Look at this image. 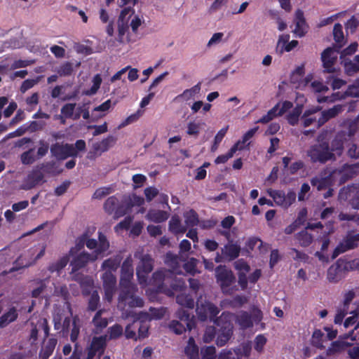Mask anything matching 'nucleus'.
<instances>
[{
  "label": "nucleus",
  "mask_w": 359,
  "mask_h": 359,
  "mask_svg": "<svg viewBox=\"0 0 359 359\" xmlns=\"http://www.w3.org/2000/svg\"><path fill=\"white\" fill-rule=\"evenodd\" d=\"M127 316L132 317L133 321L126 327L124 334L126 339L137 341L149 337L151 318L148 313L143 311L139 313L130 312L127 314Z\"/></svg>",
  "instance_id": "f257e3e1"
},
{
  "label": "nucleus",
  "mask_w": 359,
  "mask_h": 359,
  "mask_svg": "<svg viewBox=\"0 0 359 359\" xmlns=\"http://www.w3.org/2000/svg\"><path fill=\"white\" fill-rule=\"evenodd\" d=\"M307 156L313 163L325 164L336 160L334 154L330 151V143L325 140L311 145L307 151Z\"/></svg>",
  "instance_id": "f03ea898"
},
{
  "label": "nucleus",
  "mask_w": 359,
  "mask_h": 359,
  "mask_svg": "<svg viewBox=\"0 0 359 359\" xmlns=\"http://www.w3.org/2000/svg\"><path fill=\"white\" fill-rule=\"evenodd\" d=\"M137 287L136 285L120 286V292L118 298V306L124 309L126 306L130 308L143 307L144 300L136 295Z\"/></svg>",
  "instance_id": "7ed1b4c3"
},
{
  "label": "nucleus",
  "mask_w": 359,
  "mask_h": 359,
  "mask_svg": "<svg viewBox=\"0 0 359 359\" xmlns=\"http://www.w3.org/2000/svg\"><path fill=\"white\" fill-rule=\"evenodd\" d=\"M213 323L219 327L217 333L216 344L220 347L223 346L233 335V326L229 314L223 312L219 317L216 318Z\"/></svg>",
  "instance_id": "20e7f679"
},
{
  "label": "nucleus",
  "mask_w": 359,
  "mask_h": 359,
  "mask_svg": "<svg viewBox=\"0 0 359 359\" xmlns=\"http://www.w3.org/2000/svg\"><path fill=\"white\" fill-rule=\"evenodd\" d=\"M180 320H172L169 324V328L176 334H182L187 330H191L196 326V320L194 315L184 309H180L176 313Z\"/></svg>",
  "instance_id": "39448f33"
},
{
  "label": "nucleus",
  "mask_w": 359,
  "mask_h": 359,
  "mask_svg": "<svg viewBox=\"0 0 359 359\" xmlns=\"http://www.w3.org/2000/svg\"><path fill=\"white\" fill-rule=\"evenodd\" d=\"M215 278L222 292L231 294L235 290L233 285L236 283V276L233 271L225 265H219L215 269Z\"/></svg>",
  "instance_id": "423d86ee"
},
{
  "label": "nucleus",
  "mask_w": 359,
  "mask_h": 359,
  "mask_svg": "<svg viewBox=\"0 0 359 359\" xmlns=\"http://www.w3.org/2000/svg\"><path fill=\"white\" fill-rule=\"evenodd\" d=\"M263 318L262 311L254 307L252 312L249 313L246 311H240L235 316V321L243 330L252 327L254 323H259Z\"/></svg>",
  "instance_id": "0eeeda50"
},
{
  "label": "nucleus",
  "mask_w": 359,
  "mask_h": 359,
  "mask_svg": "<svg viewBox=\"0 0 359 359\" xmlns=\"http://www.w3.org/2000/svg\"><path fill=\"white\" fill-rule=\"evenodd\" d=\"M196 311L201 321L205 322L209 318L211 322L214 323L219 313V309L216 305L209 301L202 302L198 300Z\"/></svg>",
  "instance_id": "6e6552de"
},
{
  "label": "nucleus",
  "mask_w": 359,
  "mask_h": 359,
  "mask_svg": "<svg viewBox=\"0 0 359 359\" xmlns=\"http://www.w3.org/2000/svg\"><path fill=\"white\" fill-rule=\"evenodd\" d=\"M336 182L337 179L332 170L329 168L324 169L318 176L311 179V184L316 187L318 191H321L331 187Z\"/></svg>",
  "instance_id": "1a4fd4ad"
},
{
  "label": "nucleus",
  "mask_w": 359,
  "mask_h": 359,
  "mask_svg": "<svg viewBox=\"0 0 359 359\" xmlns=\"http://www.w3.org/2000/svg\"><path fill=\"white\" fill-rule=\"evenodd\" d=\"M50 151L52 156L58 161H63L69 157H76V151L74 145L69 143L56 142L50 146Z\"/></svg>",
  "instance_id": "9d476101"
},
{
  "label": "nucleus",
  "mask_w": 359,
  "mask_h": 359,
  "mask_svg": "<svg viewBox=\"0 0 359 359\" xmlns=\"http://www.w3.org/2000/svg\"><path fill=\"white\" fill-rule=\"evenodd\" d=\"M86 245L89 250H94L93 255L97 257L107 251L110 246L106 236L101 231L98 232V241L88 237Z\"/></svg>",
  "instance_id": "9b49d317"
},
{
  "label": "nucleus",
  "mask_w": 359,
  "mask_h": 359,
  "mask_svg": "<svg viewBox=\"0 0 359 359\" xmlns=\"http://www.w3.org/2000/svg\"><path fill=\"white\" fill-rule=\"evenodd\" d=\"M133 276V259L129 255L125 259L121 265L119 286L134 285L135 284L132 283Z\"/></svg>",
  "instance_id": "f8f14e48"
},
{
  "label": "nucleus",
  "mask_w": 359,
  "mask_h": 359,
  "mask_svg": "<svg viewBox=\"0 0 359 359\" xmlns=\"http://www.w3.org/2000/svg\"><path fill=\"white\" fill-rule=\"evenodd\" d=\"M358 166L355 164H344L340 168L333 169L332 171L340 184L345 183L348 180L354 177L356 174Z\"/></svg>",
  "instance_id": "ddd939ff"
},
{
  "label": "nucleus",
  "mask_w": 359,
  "mask_h": 359,
  "mask_svg": "<svg viewBox=\"0 0 359 359\" xmlns=\"http://www.w3.org/2000/svg\"><path fill=\"white\" fill-rule=\"evenodd\" d=\"M341 200L347 201L355 210L359 209V185H352L344 189L339 194Z\"/></svg>",
  "instance_id": "4468645a"
},
{
  "label": "nucleus",
  "mask_w": 359,
  "mask_h": 359,
  "mask_svg": "<svg viewBox=\"0 0 359 359\" xmlns=\"http://www.w3.org/2000/svg\"><path fill=\"white\" fill-rule=\"evenodd\" d=\"M105 299L111 302L116 290V278L110 271H105L102 277Z\"/></svg>",
  "instance_id": "2eb2a0df"
},
{
  "label": "nucleus",
  "mask_w": 359,
  "mask_h": 359,
  "mask_svg": "<svg viewBox=\"0 0 359 359\" xmlns=\"http://www.w3.org/2000/svg\"><path fill=\"white\" fill-rule=\"evenodd\" d=\"M97 259V256H93L87 252H82L74 256L70 262L72 266V273L78 271L84 268L88 262H94Z\"/></svg>",
  "instance_id": "dca6fc26"
},
{
  "label": "nucleus",
  "mask_w": 359,
  "mask_h": 359,
  "mask_svg": "<svg viewBox=\"0 0 359 359\" xmlns=\"http://www.w3.org/2000/svg\"><path fill=\"white\" fill-rule=\"evenodd\" d=\"M43 173L37 165L27 175V177L24 180L22 188L24 190H30L42 182L43 180Z\"/></svg>",
  "instance_id": "f3484780"
},
{
  "label": "nucleus",
  "mask_w": 359,
  "mask_h": 359,
  "mask_svg": "<svg viewBox=\"0 0 359 359\" xmlns=\"http://www.w3.org/2000/svg\"><path fill=\"white\" fill-rule=\"evenodd\" d=\"M348 141L347 134L345 130L338 131L332 139L330 145V151L337 155L341 156L344 149V144Z\"/></svg>",
  "instance_id": "a211bd4d"
},
{
  "label": "nucleus",
  "mask_w": 359,
  "mask_h": 359,
  "mask_svg": "<svg viewBox=\"0 0 359 359\" xmlns=\"http://www.w3.org/2000/svg\"><path fill=\"white\" fill-rule=\"evenodd\" d=\"M295 28L293 33L298 37H303L307 33L309 26L306 22L304 12L301 9H297L294 15Z\"/></svg>",
  "instance_id": "6ab92c4d"
},
{
  "label": "nucleus",
  "mask_w": 359,
  "mask_h": 359,
  "mask_svg": "<svg viewBox=\"0 0 359 359\" xmlns=\"http://www.w3.org/2000/svg\"><path fill=\"white\" fill-rule=\"evenodd\" d=\"M107 346V336L94 337L92 339L90 350L88 351V358H93L97 353L99 355L104 353Z\"/></svg>",
  "instance_id": "aec40b11"
},
{
  "label": "nucleus",
  "mask_w": 359,
  "mask_h": 359,
  "mask_svg": "<svg viewBox=\"0 0 359 359\" xmlns=\"http://www.w3.org/2000/svg\"><path fill=\"white\" fill-rule=\"evenodd\" d=\"M333 55L334 50L332 48H327L321 54L323 65L326 72H334V68L333 66L336 62L337 57Z\"/></svg>",
  "instance_id": "412c9836"
},
{
  "label": "nucleus",
  "mask_w": 359,
  "mask_h": 359,
  "mask_svg": "<svg viewBox=\"0 0 359 359\" xmlns=\"http://www.w3.org/2000/svg\"><path fill=\"white\" fill-rule=\"evenodd\" d=\"M241 250L240 245L231 241L226 244L222 249V253L228 260L232 261L239 257Z\"/></svg>",
  "instance_id": "4be33fe9"
},
{
  "label": "nucleus",
  "mask_w": 359,
  "mask_h": 359,
  "mask_svg": "<svg viewBox=\"0 0 359 359\" xmlns=\"http://www.w3.org/2000/svg\"><path fill=\"white\" fill-rule=\"evenodd\" d=\"M344 269H345L342 267L340 260H338L336 264H332L327 270V278L328 280L332 283L339 282L343 276Z\"/></svg>",
  "instance_id": "5701e85b"
},
{
  "label": "nucleus",
  "mask_w": 359,
  "mask_h": 359,
  "mask_svg": "<svg viewBox=\"0 0 359 359\" xmlns=\"http://www.w3.org/2000/svg\"><path fill=\"white\" fill-rule=\"evenodd\" d=\"M341 110L340 105H335L333 107L324 110L321 112L320 116L318 119V127L322 126L330 119L336 117Z\"/></svg>",
  "instance_id": "b1692460"
},
{
  "label": "nucleus",
  "mask_w": 359,
  "mask_h": 359,
  "mask_svg": "<svg viewBox=\"0 0 359 359\" xmlns=\"http://www.w3.org/2000/svg\"><path fill=\"white\" fill-rule=\"evenodd\" d=\"M154 259L149 255H143L137 266L136 271L150 273L154 268Z\"/></svg>",
  "instance_id": "393cba45"
},
{
  "label": "nucleus",
  "mask_w": 359,
  "mask_h": 359,
  "mask_svg": "<svg viewBox=\"0 0 359 359\" xmlns=\"http://www.w3.org/2000/svg\"><path fill=\"white\" fill-rule=\"evenodd\" d=\"M341 62L344 64L345 72L348 76H353L359 72V55H355L353 60L344 59Z\"/></svg>",
  "instance_id": "a878e982"
},
{
  "label": "nucleus",
  "mask_w": 359,
  "mask_h": 359,
  "mask_svg": "<svg viewBox=\"0 0 359 359\" xmlns=\"http://www.w3.org/2000/svg\"><path fill=\"white\" fill-rule=\"evenodd\" d=\"M56 344V339H49L47 342L41 346L39 352V358L41 359H48L53 354Z\"/></svg>",
  "instance_id": "bb28decb"
},
{
  "label": "nucleus",
  "mask_w": 359,
  "mask_h": 359,
  "mask_svg": "<svg viewBox=\"0 0 359 359\" xmlns=\"http://www.w3.org/2000/svg\"><path fill=\"white\" fill-rule=\"evenodd\" d=\"M198 346L196 344L193 337H190L184 348V353L188 359H199Z\"/></svg>",
  "instance_id": "cd10ccee"
},
{
  "label": "nucleus",
  "mask_w": 359,
  "mask_h": 359,
  "mask_svg": "<svg viewBox=\"0 0 359 359\" xmlns=\"http://www.w3.org/2000/svg\"><path fill=\"white\" fill-rule=\"evenodd\" d=\"M186 288V284L182 279H176L172 281L170 283V288L164 287L162 292L165 293L169 297H172L175 294V292H181Z\"/></svg>",
  "instance_id": "c85d7f7f"
},
{
  "label": "nucleus",
  "mask_w": 359,
  "mask_h": 359,
  "mask_svg": "<svg viewBox=\"0 0 359 359\" xmlns=\"http://www.w3.org/2000/svg\"><path fill=\"white\" fill-rule=\"evenodd\" d=\"M41 171L47 174L57 175L60 174L63 170L55 161H48L38 165Z\"/></svg>",
  "instance_id": "c756f323"
},
{
  "label": "nucleus",
  "mask_w": 359,
  "mask_h": 359,
  "mask_svg": "<svg viewBox=\"0 0 359 359\" xmlns=\"http://www.w3.org/2000/svg\"><path fill=\"white\" fill-rule=\"evenodd\" d=\"M169 217V214L164 210H150L147 217L149 220L156 223H161L166 221Z\"/></svg>",
  "instance_id": "7c9ffc66"
},
{
  "label": "nucleus",
  "mask_w": 359,
  "mask_h": 359,
  "mask_svg": "<svg viewBox=\"0 0 359 359\" xmlns=\"http://www.w3.org/2000/svg\"><path fill=\"white\" fill-rule=\"evenodd\" d=\"M18 316L16 309L13 306L4 313L0 318V327H4L9 323L14 322Z\"/></svg>",
  "instance_id": "2f4dec72"
},
{
  "label": "nucleus",
  "mask_w": 359,
  "mask_h": 359,
  "mask_svg": "<svg viewBox=\"0 0 359 359\" xmlns=\"http://www.w3.org/2000/svg\"><path fill=\"white\" fill-rule=\"evenodd\" d=\"M347 97H359V77L355 80L353 84L348 86L344 93H340L339 95V100Z\"/></svg>",
  "instance_id": "473e14b6"
},
{
  "label": "nucleus",
  "mask_w": 359,
  "mask_h": 359,
  "mask_svg": "<svg viewBox=\"0 0 359 359\" xmlns=\"http://www.w3.org/2000/svg\"><path fill=\"white\" fill-rule=\"evenodd\" d=\"M184 222L187 228L197 226L199 224V218L198 213L193 209L189 210L184 214Z\"/></svg>",
  "instance_id": "72a5a7b5"
},
{
  "label": "nucleus",
  "mask_w": 359,
  "mask_h": 359,
  "mask_svg": "<svg viewBox=\"0 0 359 359\" xmlns=\"http://www.w3.org/2000/svg\"><path fill=\"white\" fill-rule=\"evenodd\" d=\"M169 229L175 234L184 233L187 231V226L182 225L178 217L173 216L169 222Z\"/></svg>",
  "instance_id": "f704fd0d"
},
{
  "label": "nucleus",
  "mask_w": 359,
  "mask_h": 359,
  "mask_svg": "<svg viewBox=\"0 0 359 359\" xmlns=\"http://www.w3.org/2000/svg\"><path fill=\"white\" fill-rule=\"evenodd\" d=\"M83 296H88L93 287V280L88 276H84L79 281Z\"/></svg>",
  "instance_id": "c9c22d12"
},
{
  "label": "nucleus",
  "mask_w": 359,
  "mask_h": 359,
  "mask_svg": "<svg viewBox=\"0 0 359 359\" xmlns=\"http://www.w3.org/2000/svg\"><path fill=\"white\" fill-rule=\"evenodd\" d=\"M296 239L299 241V244L302 247L309 246L313 240V236L308 233L306 229L302 230L295 236Z\"/></svg>",
  "instance_id": "e433bc0d"
},
{
  "label": "nucleus",
  "mask_w": 359,
  "mask_h": 359,
  "mask_svg": "<svg viewBox=\"0 0 359 359\" xmlns=\"http://www.w3.org/2000/svg\"><path fill=\"white\" fill-rule=\"evenodd\" d=\"M358 241L359 233H357L353 236H348L340 244L343 245V248L346 252L348 250L355 248L358 246Z\"/></svg>",
  "instance_id": "4c0bfd02"
},
{
  "label": "nucleus",
  "mask_w": 359,
  "mask_h": 359,
  "mask_svg": "<svg viewBox=\"0 0 359 359\" xmlns=\"http://www.w3.org/2000/svg\"><path fill=\"white\" fill-rule=\"evenodd\" d=\"M165 279V273L163 271H156L152 274L150 282L151 284L157 286L158 290L162 292L165 285L163 281Z\"/></svg>",
  "instance_id": "58836bf2"
},
{
  "label": "nucleus",
  "mask_w": 359,
  "mask_h": 359,
  "mask_svg": "<svg viewBox=\"0 0 359 359\" xmlns=\"http://www.w3.org/2000/svg\"><path fill=\"white\" fill-rule=\"evenodd\" d=\"M351 344L348 342L335 341L331 344V346L327 349V355H331L337 353H339L345 349L346 347L350 346Z\"/></svg>",
  "instance_id": "ea45409f"
},
{
  "label": "nucleus",
  "mask_w": 359,
  "mask_h": 359,
  "mask_svg": "<svg viewBox=\"0 0 359 359\" xmlns=\"http://www.w3.org/2000/svg\"><path fill=\"white\" fill-rule=\"evenodd\" d=\"M104 312L103 309L98 310L92 320V323L97 329L102 330L108 325V320L105 318H102V314Z\"/></svg>",
  "instance_id": "a19ab883"
},
{
  "label": "nucleus",
  "mask_w": 359,
  "mask_h": 359,
  "mask_svg": "<svg viewBox=\"0 0 359 359\" xmlns=\"http://www.w3.org/2000/svg\"><path fill=\"white\" fill-rule=\"evenodd\" d=\"M176 302L178 304L187 309H193L194 307V301L191 297L186 294H179L176 297Z\"/></svg>",
  "instance_id": "79ce46f5"
},
{
  "label": "nucleus",
  "mask_w": 359,
  "mask_h": 359,
  "mask_svg": "<svg viewBox=\"0 0 359 359\" xmlns=\"http://www.w3.org/2000/svg\"><path fill=\"white\" fill-rule=\"evenodd\" d=\"M118 203L119 201L115 196H110L104 203V210L107 214L111 215L115 212Z\"/></svg>",
  "instance_id": "37998d69"
},
{
  "label": "nucleus",
  "mask_w": 359,
  "mask_h": 359,
  "mask_svg": "<svg viewBox=\"0 0 359 359\" xmlns=\"http://www.w3.org/2000/svg\"><path fill=\"white\" fill-rule=\"evenodd\" d=\"M302 112V107L297 106L287 115V120L290 125L295 126L299 121V116Z\"/></svg>",
  "instance_id": "c03bdc74"
},
{
  "label": "nucleus",
  "mask_w": 359,
  "mask_h": 359,
  "mask_svg": "<svg viewBox=\"0 0 359 359\" xmlns=\"http://www.w3.org/2000/svg\"><path fill=\"white\" fill-rule=\"evenodd\" d=\"M280 103L276 104L273 107H272L266 114L264 115L262 118H260L257 123H267L271 120H273L275 117L279 116L278 115V110L279 109Z\"/></svg>",
  "instance_id": "a18cd8bd"
},
{
  "label": "nucleus",
  "mask_w": 359,
  "mask_h": 359,
  "mask_svg": "<svg viewBox=\"0 0 359 359\" xmlns=\"http://www.w3.org/2000/svg\"><path fill=\"white\" fill-rule=\"evenodd\" d=\"M318 111V109L316 108L312 109H307L304 112L302 116L304 127H309L316 121V118L311 117V116L316 113Z\"/></svg>",
  "instance_id": "49530a36"
},
{
  "label": "nucleus",
  "mask_w": 359,
  "mask_h": 359,
  "mask_svg": "<svg viewBox=\"0 0 359 359\" xmlns=\"http://www.w3.org/2000/svg\"><path fill=\"white\" fill-rule=\"evenodd\" d=\"M198 262L197 259L191 257L184 264L183 268L186 272L194 276L197 273L196 266Z\"/></svg>",
  "instance_id": "de8ad7c7"
},
{
  "label": "nucleus",
  "mask_w": 359,
  "mask_h": 359,
  "mask_svg": "<svg viewBox=\"0 0 359 359\" xmlns=\"http://www.w3.org/2000/svg\"><path fill=\"white\" fill-rule=\"evenodd\" d=\"M269 196L273 199L274 202L278 205L284 208L285 204V192L282 190H271L269 192Z\"/></svg>",
  "instance_id": "09e8293b"
},
{
  "label": "nucleus",
  "mask_w": 359,
  "mask_h": 359,
  "mask_svg": "<svg viewBox=\"0 0 359 359\" xmlns=\"http://www.w3.org/2000/svg\"><path fill=\"white\" fill-rule=\"evenodd\" d=\"M132 206L133 205L130 203H128L127 204L118 203L115 210V212L113 213L114 218L118 219L119 217L124 216L126 214H127L128 210H130Z\"/></svg>",
  "instance_id": "8fccbe9b"
},
{
  "label": "nucleus",
  "mask_w": 359,
  "mask_h": 359,
  "mask_svg": "<svg viewBox=\"0 0 359 359\" xmlns=\"http://www.w3.org/2000/svg\"><path fill=\"white\" fill-rule=\"evenodd\" d=\"M74 72L73 64L70 62L62 63L58 68L57 72L60 76H70Z\"/></svg>",
  "instance_id": "3c124183"
},
{
  "label": "nucleus",
  "mask_w": 359,
  "mask_h": 359,
  "mask_svg": "<svg viewBox=\"0 0 359 359\" xmlns=\"http://www.w3.org/2000/svg\"><path fill=\"white\" fill-rule=\"evenodd\" d=\"M108 332L110 339H116L122 336L123 332V327L118 323L114 324L109 327Z\"/></svg>",
  "instance_id": "603ef678"
},
{
  "label": "nucleus",
  "mask_w": 359,
  "mask_h": 359,
  "mask_svg": "<svg viewBox=\"0 0 359 359\" xmlns=\"http://www.w3.org/2000/svg\"><path fill=\"white\" fill-rule=\"evenodd\" d=\"M100 303V296L97 291H94L88 300V311H95L97 310Z\"/></svg>",
  "instance_id": "864d4df0"
},
{
  "label": "nucleus",
  "mask_w": 359,
  "mask_h": 359,
  "mask_svg": "<svg viewBox=\"0 0 359 359\" xmlns=\"http://www.w3.org/2000/svg\"><path fill=\"white\" fill-rule=\"evenodd\" d=\"M93 83L91 88L85 92L86 95H91L95 94L97 92L102 83V78L100 74H97L94 76L93 79Z\"/></svg>",
  "instance_id": "5fc2aeb1"
},
{
  "label": "nucleus",
  "mask_w": 359,
  "mask_h": 359,
  "mask_svg": "<svg viewBox=\"0 0 359 359\" xmlns=\"http://www.w3.org/2000/svg\"><path fill=\"white\" fill-rule=\"evenodd\" d=\"M237 151L236 146L234 147H231V149L229 150V151L225 154H222L218 156L215 160V164H221V163H225L227 162V161L232 158L234 155V154Z\"/></svg>",
  "instance_id": "6e6d98bb"
},
{
  "label": "nucleus",
  "mask_w": 359,
  "mask_h": 359,
  "mask_svg": "<svg viewBox=\"0 0 359 359\" xmlns=\"http://www.w3.org/2000/svg\"><path fill=\"white\" fill-rule=\"evenodd\" d=\"M69 258L67 256L62 257L57 262L52 264L49 266L48 270L50 272L60 271L67 266Z\"/></svg>",
  "instance_id": "4d7b16f0"
},
{
  "label": "nucleus",
  "mask_w": 359,
  "mask_h": 359,
  "mask_svg": "<svg viewBox=\"0 0 359 359\" xmlns=\"http://www.w3.org/2000/svg\"><path fill=\"white\" fill-rule=\"evenodd\" d=\"M76 103H67L64 104L60 110L61 114L66 118H72L74 116V111L75 109Z\"/></svg>",
  "instance_id": "13d9d810"
},
{
  "label": "nucleus",
  "mask_w": 359,
  "mask_h": 359,
  "mask_svg": "<svg viewBox=\"0 0 359 359\" xmlns=\"http://www.w3.org/2000/svg\"><path fill=\"white\" fill-rule=\"evenodd\" d=\"M34 149H29L28 151L21 154L20 159L24 165H31L35 161L34 156Z\"/></svg>",
  "instance_id": "bf43d9fd"
},
{
  "label": "nucleus",
  "mask_w": 359,
  "mask_h": 359,
  "mask_svg": "<svg viewBox=\"0 0 359 359\" xmlns=\"http://www.w3.org/2000/svg\"><path fill=\"white\" fill-rule=\"evenodd\" d=\"M333 36L334 41L341 43L344 40V33L342 25L339 23H336L333 28Z\"/></svg>",
  "instance_id": "052dcab7"
},
{
  "label": "nucleus",
  "mask_w": 359,
  "mask_h": 359,
  "mask_svg": "<svg viewBox=\"0 0 359 359\" xmlns=\"http://www.w3.org/2000/svg\"><path fill=\"white\" fill-rule=\"evenodd\" d=\"M202 359H215L216 348L213 346H207L201 349Z\"/></svg>",
  "instance_id": "680f3d73"
},
{
  "label": "nucleus",
  "mask_w": 359,
  "mask_h": 359,
  "mask_svg": "<svg viewBox=\"0 0 359 359\" xmlns=\"http://www.w3.org/2000/svg\"><path fill=\"white\" fill-rule=\"evenodd\" d=\"M119 265V262L116 259L109 258L104 260L102 264V268L103 269H108V271H115Z\"/></svg>",
  "instance_id": "e2e57ef3"
},
{
  "label": "nucleus",
  "mask_w": 359,
  "mask_h": 359,
  "mask_svg": "<svg viewBox=\"0 0 359 359\" xmlns=\"http://www.w3.org/2000/svg\"><path fill=\"white\" fill-rule=\"evenodd\" d=\"M216 334V328L214 326H208L203 335V341L205 343L212 341L215 337Z\"/></svg>",
  "instance_id": "0e129e2a"
},
{
  "label": "nucleus",
  "mask_w": 359,
  "mask_h": 359,
  "mask_svg": "<svg viewBox=\"0 0 359 359\" xmlns=\"http://www.w3.org/2000/svg\"><path fill=\"white\" fill-rule=\"evenodd\" d=\"M266 343V338L263 334H258L255 339V349L257 352H262Z\"/></svg>",
  "instance_id": "69168bd1"
},
{
  "label": "nucleus",
  "mask_w": 359,
  "mask_h": 359,
  "mask_svg": "<svg viewBox=\"0 0 359 359\" xmlns=\"http://www.w3.org/2000/svg\"><path fill=\"white\" fill-rule=\"evenodd\" d=\"M235 269L241 273H248L250 270L249 264L243 259H238L234 263Z\"/></svg>",
  "instance_id": "338daca9"
},
{
  "label": "nucleus",
  "mask_w": 359,
  "mask_h": 359,
  "mask_svg": "<svg viewBox=\"0 0 359 359\" xmlns=\"http://www.w3.org/2000/svg\"><path fill=\"white\" fill-rule=\"evenodd\" d=\"M347 156L353 159H358L359 158V146L356 144L353 143L350 145L348 151Z\"/></svg>",
  "instance_id": "774afa93"
}]
</instances>
